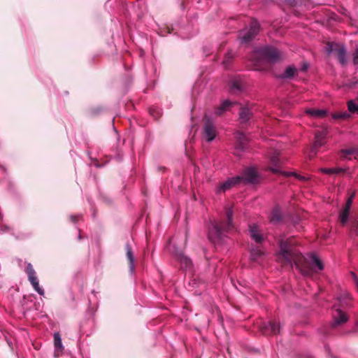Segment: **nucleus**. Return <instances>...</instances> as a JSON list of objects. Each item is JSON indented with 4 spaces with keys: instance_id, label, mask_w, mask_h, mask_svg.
Returning <instances> with one entry per match:
<instances>
[{
    "instance_id": "1",
    "label": "nucleus",
    "mask_w": 358,
    "mask_h": 358,
    "mask_svg": "<svg viewBox=\"0 0 358 358\" xmlns=\"http://www.w3.org/2000/svg\"><path fill=\"white\" fill-rule=\"evenodd\" d=\"M280 252V257L286 264L294 263L300 272L306 276L324 269L322 262L314 253H310L307 257L296 250L291 238L280 239L279 241Z\"/></svg>"
},
{
    "instance_id": "2",
    "label": "nucleus",
    "mask_w": 358,
    "mask_h": 358,
    "mask_svg": "<svg viewBox=\"0 0 358 358\" xmlns=\"http://www.w3.org/2000/svg\"><path fill=\"white\" fill-rule=\"evenodd\" d=\"M226 220L212 222L209 229L208 238L213 243L220 241L226 234L230 232L234 227L232 222L233 210L229 208L226 210Z\"/></svg>"
},
{
    "instance_id": "3",
    "label": "nucleus",
    "mask_w": 358,
    "mask_h": 358,
    "mask_svg": "<svg viewBox=\"0 0 358 358\" xmlns=\"http://www.w3.org/2000/svg\"><path fill=\"white\" fill-rule=\"evenodd\" d=\"M260 30V24L256 20H252L248 28L238 31V38L242 45H249L258 35Z\"/></svg>"
},
{
    "instance_id": "4",
    "label": "nucleus",
    "mask_w": 358,
    "mask_h": 358,
    "mask_svg": "<svg viewBox=\"0 0 358 358\" xmlns=\"http://www.w3.org/2000/svg\"><path fill=\"white\" fill-rule=\"evenodd\" d=\"M256 55L270 63H275L282 59V53L272 46H264L257 49Z\"/></svg>"
},
{
    "instance_id": "5",
    "label": "nucleus",
    "mask_w": 358,
    "mask_h": 358,
    "mask_svg": "<svg viewBox=\"0 0 358 358\" xmlns=\"http://www.w3.org/2000/svg\"><path fill=\"white\" fill-rule=\"evenodd\" d=\"M279 152L277 151H275L273 155L270 158V162L271 164V166L269 167V169L274 173L278 174H282L287 177L294 176L296 178L301 180H305L306 178L304 176H301L298 175L297 173H292V172H283L281 171L280 167L282 165V162L280 159L279 158Z\"/></svg>"
},
{
    "instance_id": "6",
    "label": "nucleus",
    "mask_w": 358,
    "mask_h": 358,
    "mask_svg": "<svg viewBox=\"0 0 358 358\" xmlns=\"http://www.w3.org/2000/svg\"><path fill=\"white\" fill-rule=\"evenodd\" d=\"M217 134L216 127L213 121L206 115L203 118V136L208 142L213 141Z\"/></svg>"
},
{
    "instance_id": "7",
    "label": "nucleus",
    "mask_w": 358,
    "mask_h": 358,
    "mask_svg": "<svg viewBox=\"0 0 358 358\" xmlns=\"http://www.w3.org/2000/svg\"><path fill=\"white\" fill-rule=\"evenodd\" d=\"M258 177L259 176L257 171L251 167L245 169L242 175L237 176V178H241L240 183L243 182L245 184L255 183L257 181Z\"/></svg>"
},
{
    "instance_id": "8",
    "label": "nucleus",
    "mask_w": 358,
    "mask_h": 358,
    "mask_svg": "<svg viewBox=\"0 0 358 358\" xmlns=\"http://www.w3.org/2000/svg\"><path fill=\"white\" fill-rule=\"evenodd\" d=\"M280 325L275 321H268L259 327V330L264 336H273L280 333Z\"/></svg>"
},
{
    "instance_id": "9",
    "label": "nucleus",
    "mask_w": 358,
    "mask_h": 358,
    "mask_svg": "<svg viewBox=\"0 0 358 358\" xmlns=\"http://www.w3.org/2000/svg\"><path fill=\"white\" fill-rule=\"evenodd\" d=\"M326 136L325 130L317 131L315 133V141L310 150L311 154L316 155L318 149L326 143Z\"/></svg>"
},
{
    "instance_id": "10",
    "label": "nucleus",
    "mask_w": 358,
    "mask_h": 358,
    "mask_svg": "<svg viewBox=\"0 0 358 358\" xmlns=\"http://www.w3.org/2000/svg\"><path fill=\"white\" fill-rule=\"evenodd\" d=\"M334 322L331 323L332 327L345 323L348 320V317L345 313L340 309H336L333 313Z\"/></svg>"
},
{
    "instance_id": "11",
    "label": "nucleus",
    "mask_w": 358,
    "mask_h": 358,
    "mask_svg": "<svg viewBox=\"0 0 358 358\" xmlns=\"http://www.w3.org/2000/svg\"><path fill=\"white\" fill-rule=\"evenodd\" d=\"M334 54L337 57L338 62L342 64L345 65L347 63L346 59V49L343 45L338 44L336 45V49Z\"/></svg>"
},
{
    "instance_id": "12",
    "label": "nucleus",
    "mask_w": 358,
    "mask_h": 358,
    "mask_svg": "<svg viewBox=\"0 0 358 358\" xmlns=\"http://www.w3.org/2000/svg\"><path fill=\"white\" fill-rule=\"evenodd\" d=\"M250 234L251 238L257 243H261L264 241V237L257 225L250 226Z\"/></svg>"
},
{
    "instance_id": "13",
    "label": "nucleus",
    "mask_w": 358,
    "mask_h": 358,
    "mask_svg": "<svg viewBox=\"0 0 358 358\" xmlns=\"http://www.w3.org/2000/svg\"><path fill=\"white\" fill-rule=\"evenodd\" d=\"M174 255L178 261H179L186 268L190 267L192 265L191 259L185 256L182 251L176 250L174 251Z\"/></svg>"
},
{
    "instance_id": "14",
    "label": "nucleus",
    "mask_w": 358,
    "mask_h": 358,
    "mask_svg": "<svg viewBox=\"0 0 358 358\" xmlns=\"http://www.w3.org/2000/svg\"><path fill=\"white\" fill-rule=\"evenodd\" d=\"M244 89L243 82L241 79L235 78L231 81L230 90L233 94H239Z\"/></svg>"
},
{
    "instance_id": "15",
    "label": "nucleus",
    "mask_w": 358,
    "mask_h": 358,
    "mask_svg": "<svg viewBox=\"0 0 358 358\" xmlns=\"http://www.w3.org/2000/svg\"><path fill=\"white\" fill-rule=\"evenodd\" d=\"M240 179H241V178H237V176H236L235 178H232L225 181L224 182L221 184L218 192H220V191L225 192L226 190L229 189L233 186L236 185V184L240 183Z\"/></svg>"
},
{
    "instance_id": "16",
    "label": "nucleus",
    "mask_w": 358,
    "mask_h": 358,
    "mask_svg": "<svg viewBox=\"0 0 358 358\" xmlns=\"http://www.w3.org/2000/svg\"><path fill=\"white\" fill-rule=\"evenodd\" d=\"M252 117V112L248 107H241L239 112L241 123H247Z\"/></svg>"
},
{
    "instance_id": "17",
    "label": "nucleus",
    "mask_w": 358,
    "mask_h": 358,
    "mask_svg": "<svg viewBox=\"0 0 358 358\" xmlns=\"http://www.w3.org/2000/svg\"><path fill=\"white\" fill-rule=\"evenodd\" d=\"M55 357H58L63 350L62 338L59 333L54 334Z\"/></svg>"
},
{
    "instance_id": "18",
    "label": "nucleus",
    "mask_w": 358,
    "mask_h": 358,
    "mask_svg": "<svg viewBox=\"0 0 358 358\" xmlns=\"http://www.w3.org/2000/svg\"><path fill=\"white\" fill-rule=\"evenodd\" d=\"M306 113L313 117L322 118L327 115V110L323 109L309 108L306 110Z\"/></svg>"
},
{
    "instance_id": "19",
    "label": "nucleus",
    "mask_w": 358,
    "mask_h": 358,
    "mask_svg": "<svg viewBox=\"0 0 358 358\" xmlns=\"http://www.w3.org/2000/svg\"><path fill=\"white\" fill-rule=\"evenodd\" d=\"M250 255L251 259L256 262L264 255V252L260 247L255 246L251 248Z\"/></svg>"
},
{
    "instance_id": "20",
    "label": "nucleus",
    "mask_w": 358,
    "mask_h": 358,
    "mask_svg": "<svg viewBox=\"0 0 358 358\" xmlns=\"http://www.w3.org/2000/svg\"><path fill=\"white\" fill-rule=\"evenodd\" d=\"M297 73V69L292 66H288L284 73L280 76L281 78L291 79Z\"/></svg>"
},
{
    "instance_id": "21",
    "label": "nucleus",
    "mask_w": 358,
    "mask_h": 358,
    "mask_svg": "<svg viewBox=\"0 0 358 358\" xmlns=\"http://www.w3.org/2000/svg\"><path fill=\"white\" fill-rule=\"evenodd\" d=\"M28 280L30 282L31 285H32L34 289L36 292H38L40 295L43 296L44 294H45V292H44V289H42L39 286V282H38L37 276L33 277V278H31L30 279H28Z\"/></svg>"
},
{
    "instance_id": "22",
    "label": "nucleus",
    "mask_w": 358,
    "mask_h": 358,
    "mask_svg": "<svg viewBox=\"0 0 358 358\" xmlns=\"http://www.w3.org/2000/svg\"><path fill=\"white\" fill-rule=\"evenodd\" d=\"M233 104L232 102L226 100L224 101L222 105L216 110V115H221L225 110H227L231 105Z\"/></svg>"
},
{
    "instance_id": "23",
    "label": "nucleus",
    "mask_w": 358,
    "mask_h": 358,
    "mask_svg": "<svg viewBox=\"0 0 358 358\" xmlns=\"http://www.w3.org/2000/svg\"><path fill=\"white\" fill-rule=\"evenodd\" d=\"M282 219V215L278 209H275L272 211L270 222L272 223H278Z\"/></svg>"
},
{
    "instance_id": "24",
    "label": "nucleus",
    "mask_w": 358,
    "mask_h": 358,
    "mask_svg": "<svg viewBox=\"0 0 358 358\" xmlns=\"http://www.w3.org/2000/svg\"><path fill=\"white\" fill-rule=\"evenodd\" d=\"M358 155V149L350 148L342 150L341 152V157L342 158H348L350 155Z\"/></svg>"
},
{
    "instance_id": "25",
    "label": "nucleus",
    "mask_w": 358,
    "mask_h": 358,
    "mask_svg": "<svg viewBox=\"0 0 358 358\" xmlns=\"http://www.w3.org/2000/svg\"><path fill=\"white\" fill-rule=\"evenodd\" d=\"M125 250H126V253H127V257L129 262L131 266L132 267L134 258V255H133V252H132V249H131V247L129 243H126Z\"/></svg>"
},
{
    "instance_id": "26",
    "label": "nucleus",
    "mask_w": 358,
    "mask_h": 358,
    "mask_svg": "<svg viewBox=\"0 0 358 358\" xmlns=\"http://www.w3.org/2000/svg\"><path fill=\"white\" fill-rule=\"evenodd\" d=\"M238 143L237 148L239 150H243L246 143V137L243 134H239L237 136Z\"/></svg>"
},
{
    "instance_id": "27",
    "label": "nucleus",
    "mask_w": 358,
    "mask_h": 358,
    "mask_svg": "<svg viewBox=\"0 0 358 358\" xmlns=\"http://www.w3.org/2000/svg\"><path fill=\"white\" fill-rule=\"evenodd\" d=\"M25 272L27 274L28 279L36 276V272L31 263H28L25 268Z\"/></svg>"
},
{
    "instance_id": "28",
    "label": "nucleus",
    "mask_w": 358,
    "mask_h": 358,
    "mask_svg": "<svg viewBox=\"0 0 358 358\" xmlns=\"http://www.w3.org/2000/svg\"><path fill=\"white\" fill-rule=\"evenodd\" d=\"M348 107L350 113L358 114V105L354 101H348Z\"/></svg>"
},
{
    "instance_id": "29",
    "label": "nucleus",
    "mask_w": 358,
    "mask_h": 358,
    "mask_svg": "<svg viewBox=\"0 0 358 358\" xmlns=\"http://www.w3.org/2000/svg\"><path fill=\"white\" fill-rule=\"evenodd\" d=\"M348 215H349V213L345 212L343 210L340 213L339 219H340V222H341L342 224H345L347 222L348 219Z\"/></svg>"
},
{
    "instance_id": "30",
    "label": "nucleus",
    "mask_w": 358,
    "mask_h": 358,
    "mask_svg": "<svg viewBox=\"0 0 358 358\" xmlns=\"http://www.w3.org/2000/svg\"><path fill=\"white\" fill-rule=\"evenodd\" d=\"M338 45V43H331V42L327 43V45L325 47L326 52L328 54L334 53V52L336 49V45Z\"/></svg>"
},
{
    "instance_id": "31",
    "label": "nucleus",
    "mask_w": 358,
    "mask_h": 358,
    "mask_svg": "<svg viewBox=\"0 0 358 358\" xmlns=\"http://www.w3.org/2000/svg\"><path fill=\"white\" fill-rule=\"evenodd\" d=\"M334 119H348L350 117L346 111L343 113H336L332 115Z\"/></svg>"
},
{
    "instance_id": "32",
    "label": "nucleus",
    "mask_w": 358,
    "mask_h": 358,
    "mask_svg": "<svg viewBox=\"0 0 358 358\" xmlns=\"http://www.w3.org/2000/svg\"><path fill=\"white\" fill-rule=\"evenodd\" d=\"M233 57H234V53L231 51L228 52L225 55L224 60L223 61V63L225 66H227V65L229 64V62L233 59Z\"/></svg>"
},
{
    "instance_id": "33",
    "label": "nucleus",
    "mask_w": 358,
    "mask_h": 358,
    "mask_svg": "<svg viewBox=\"0 0 358 358\" xmlns=\"http://www.w3.org/2000/svg\"><path fill=\"white\" fill-rule=\"evenodd\" d=\"M321 171L326 174H334L335 169H322Z\"/></svg>"
},
{
    "instance_id": "34",
    "label": "nucleus",
    "mask_w": 358,
    "mask_h": 358,
    "mask_svg": "<svg viewBox=\"0 0 358 358\" xmlns=\"http://www.w3.org/2000/svg\"><path fill=\"white\" fill-rule=\"evenodd\" d=\"M353 63L356 65L358 64V48L356 49L354 54Z\"/></svg>"
},
{
    "instance_id": "35",
    "label": "nucleus",
    "mask_w": 358,
    "mask_h": 358,
    "mask_svg": "<svg viewBox=\"0 0 358 358\" xmlns=\"http://www.w3.org/2000/svg\"><path fill=\"white\" fill-rule=\"evenodd\" d=\"M334 169H335L334 174H340V173H343L345 171V169H342V168H334Z\"/></svg>"
},
{
    "instance_id": "36",
    "label": "nucleus",
    "mask_w": 358,
    "mask_h": 358,
    "mask_svg": "<svg viewBox=\"0 0 358 358\" xmlns=\"http://www.w3.org/2000/svg\"><path fill=\"white\" fill-rule=\"evenodd\" d=\"M80 218L79 216L78 215H71L70 216V220L73 222H76L78 219Z\"/></svg>"
},
{
    "instance_id": "37",
    "label": "nucleus",
    "mask_w": 358,
    "mask_h": 358,
    "mask_svg": "<svg viewBox=\"0 0 358 358\" xmlns=\"http://www.w3.org/2000/svg\"><path fill=\"white\" fill-rule=\"evenodd\" d=\"M286 1L290 6H294L296 4V0H286Z\"/></svg>"
},
{
    "instance_id": "38",
    "label": "nucleus",
    "mask_w": 358,
    "mask_h": 358,
    "mask_svg": "<svg viewBox=\"0 0 358 358\" xmlns=\"http://www.w3.org/2000/svg\"><path fill=\"white\" fill-rule=\"evenodd\" d=\"M350 208H351V206H347V204H345V208H343V210H345V212L350 213Z\"/></svg>"
},
{
    "instance_id": "39",
    "label": "nucleus",
    "mask_w": 358,
    "mask_h": 358,
    "mask_svg": "<svg viewBox=\"0 0 358 358\" xmlns=\"http://www.w3.org/2000/svg\"><path fill=\"white\" fill-rule=\"evenodd\" d=\"M355 196V192H353L348 197L349 199H351L353 201L354 198Z\"/></svg>"
},
{
    "instance_id": "40",
    "label": "nucleus",
    "mask_w": 358,
    "mask_h": 358,
    "mask_svg": "<svg viewBox=\"0 0 358 358\" xmlns=\"http://www.w3.org/2000/svg\"><path fill=\"white\" fill-rule=\"evenodd\" d=\"M308 65L307 64H304L303 65V67H302V69H301V70H302V71H306V70L308 69Z\"/></svg>"
},
{
    "instance_id": "41",
    "label": "nucleus",
    "mask_w": 358,
    "mask_h": 358,
    "mask_svg": "<svg viewBox=\"0 0 358 358\" xmlns=\"http://www.w3.org/2000/svg\"><path fill=\"white\" fill-rule=\"evenodd\" d=\"M352 200L348 199L345 204H347V206H352Z\"/></svg>"
},
{
    "instance_id": "42",
    "label": "nucleus",
    "mask_w": 358,
    "mask_h": 358,
    "mask_svg": "<svg viewBox=\"0 0 358 358\" xmlns=\"http://www.w3.org/2000/svg\"><path fill=\"white\" fill-rule=\"evenodd\" d=\"M355 331H358V320L356 322L355 327Z\"/></svg>"
},
{
    "instance_id": "43",
    "label": "nucleus",
    "mask_w": 358,
    "mask_h": 358,
    "mask_svg": "<svg viewBox=\"0 0 358 358\" xmlns=\"http://www.w3.org/2000/svg\"><path fill=\"white\" fill-rule=\"evenodd\" d=\"M353 276H354V278H357V277H356V275H355V274H354V273H353Z\"/></svg>"
},
{
    "instance_id": "44",
    "label": "nucleus",
    "mask_w": 358,
    "mask_h": 358,
    "mask_svg": "<svg viewBox=\"0 0 358 358\" xmlns=\"http://www.w3.org/2000/svg\"><path fill=\"white\" fill-rule=\"evenodd\" d=\"M357 285H358V282H357Z\"/></svg>"
}]
</instances>
